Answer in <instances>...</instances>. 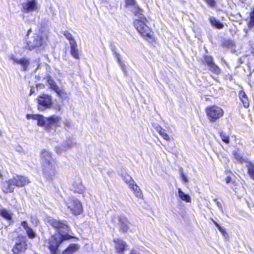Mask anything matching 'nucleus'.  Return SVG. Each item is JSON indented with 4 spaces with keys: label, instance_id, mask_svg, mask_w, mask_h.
Instances as JSON below:
<instances>
[{
    "label": "nucleus",
    "instance_id": "17",
    "mask_svg": "<svg viewBox=\"0 0 254 254\" xmlns=\"http://www.w3.org/2000/svg\"><path fill=\"white\" fill-rule=\"evenodd\" d=\"M27 245L24 241L16 243L14 246L12 251L15 254H18L20 252L25 251L26 249Z\"/></svg>",
    "mask_w": 254,
    "mask_h": 254
},
{
    "label": "nucleus",
    "instance_id": "23",
    "mask_svg": "<svg viewBox=\"0 0 254 254\" xmlns=\"http://www.w3.org/2000/svg\"><path fill=\"white\" fill-rule=\"evenodd\" d=\"M239 98L243 102L244 106L245 108H248L249 106V102L247 96L244 91H240L239 92Z\"/></svg>",
    "mask_w": 254,
    "mask_h": 254
},
{
    "label": "nucleus",
    "instance_id": "26",
    "mask_svg": "<svg viewBox=\"0 0 254 254\" xmlns=\"http://www.w3.org/2000/svg\"><path fill=\"white\" fill-rule=\"evenodd\" d=\"M122 178L128 186H130V184L131 185L134 183V181L132 179L131 177L128 174L123 175Z\"/></svg>",
    "mask_w": 254,
    "mask_h": 254
},
{
    "label": "nucleus",
    "instance_id": "45",
    "mask_svg": "<svg viewBox=\"0 0 254 254\" xmlns=\"http://www.w3.org/2000/svg\"><path fill=\"white\" fill-rule=\"evenodd\" d=\"M211 220L213 222V223L215 225V226L217 227H219V225L213 219H211Z\"/></svg>",
    "mask_w": 254,
    "mask_h": 254
},
{
    "label": "nucleus",
    "instance_id": "31",
    "mask_svg": "<svg viewBox=\"0 0 254 254\" xmlns=\"http://www.w3.org/2000/svg\"><path fill=\"white\" fill-rule=\"evenodd\" d=\"M247 167L248 170V173L251 177L254 180V165L251 163H249Z\"/></svg>",
    "mask_w": 254,
    "mask_h": 254
},
{
    "label": "nucleus",
    "instance_id": "32",
    "mask_svg": "<svg viewBox=\"0 0 254 254\" xmlns=\"http://www.w3.org/2000/svg\"><path fill=\"white\" fill-rule=\"evenodd\" d=\"M223 45L228 48L233 49L235 46V43L231 40H226L223 42Z\"/></svg>",
    "mask_w": 254,
    "mask_h": 254
},
{
    "label": "nucleus",
    "instance_id": "5",
    "mask_svg": "<svg viewBox=\"0 0 254 254\" xmlns=\"http://www.w3.org/2000/svg\"><path fill=\"white\" fill-rule=\"evenodd\" d=\"M72 238L73 237L68 234H63L59 232L51 237L48 240L47 243L48 247L51 253L55 254L59 246L63 241L69 240Z\"/></svg>",
    "mask_w": 254,
    "mask_h": 254
},
{
    "label": "nucleus",
    "instance_id": "39",
    "mask_svg": "<svg viewBox=\"0 0 254 254\" xmlns=\"http://www.w3.org/2000/svg\"><path fill=\"white\" fill-rule=\"evenodd\" d=\"M134 194L138 198H141L142 196V193L139 187L134 192Z\"/></svg>",
    "mask_w": 254,
    "mask_h": 254
},
{
    "label": "nucleus",
    "instance_id": "25",
    "mask_svg": "<svg viewBox=\"0 0 254 254\" xmlns=\"http://www.w3.org/2000/svg\"><path fill=\"white\" fill-rule=\"evenodd\" d=\"M211 25L218 29H221L223 27V25L214 17H210L209 18Z\"/></svg>",
    "mask_w": 254,
    "mask_h": 254
},
{
    "label": "nucleus",
    "instance_id": "19",
    "mask_svg": "<svg viewBox=\"0 0 254 254\" xmlns=\"http://www.w3.org/2000/svg\"><path fill=\"white\" fill-rule=\"evenodd\" d=\"M80 246L78 244H71L63 252V254H73L79 249Z\"/></svg>",
    "mask_w": 254,
    "mask_h": 254
},
{
    "label": "nucleus",
    "instance_id": "38",
    "mask_svg": "<svg viewBox=\"0 0 254 254\" xmlns=\"http://www.w3.org/2000/svg\"><path fill=\"white\" fill-rule=\"evenodd\" d=\"M204 61L208 66L214 63L213 62L212 58L210 56H205L204 58Z\"/></svg>",
    "mask_w": 254,
    "mask_h": 254
},
{
    "label": "nucleus",
    "instance_id": "4",
    "mask_svg": "<svg viewBox=\"0 0 254 254\" xmlns=\"http://www.w3.org/2000/svg\"><path fill=\"white\" fill-rule=\"evenodd\" d=\"M138 17V19L134 21V26L137 31L143 37L147 38H151V29L147 25L146 22H147V19L144 16L142 12L141 14L136 15Z\"/></svg>",
    "mask_w": 254,
    "mask_h": 254
},
{
    "label": "nucleus",
    "instance_id": "49",
    "mask_svg": "<svg viewBox=\"0 0 254 254\" xmlns=\"http://www.w3.org/2000/svg\"><path fill=\"white\" fill-rule=\"evenodd\" d=\"M252 53L254 54V49H253L252 51Z\"/></svg>",
    "mask_w": 254,
    "mask_h": 254
},
{
    "label": "nucleus",
    "instance_id": "43",
    "mask_svg": "<svg viewBox=\"0 0 254 254\" xmlns=\"http://www.w3.org/2000/svg\"><path fill=\"white\" fill-rule=\"evenodd\" d=\"M215 201L216 202L217 205L219 208H222V205L220 202H218L217 201V200H215Z\"/></svg>",
    "mask_w": 254,
    "mask_h": 254
},
{
    "label": "nucleus",
    "instance_id": "1",
    "mask_svg": "<svg viewBox=\"0 0 254 254\" xmlns=\"http://www.w3.org/2000/svg\"><path fill=\"white\" fill-rule=\"evenodd\" d=\"M40 158L44 177L48 181L54 180L58 169L57 161L53 158L51 152L45 149L41 151Z\"/></svg>",
    "mask_w": 254,
    "mask_h": 254
},
{
    "label": "nucleus",
    "instance_id": "14",
    "mask_svg": "<svg viewBox=\"0 0 254 254\" xmlns=\"http://www.w3.org/2000/svg\"><path fill=\"white\" fill-rule=\"evenodd\" d=\"M75 144L72 137H69L62 143L63 150L67 151L71 149Z\"/></svg>",
    "mask_w": 254,
    "mask_h": 254
},
{
    "label": "nucleus",
    "instance_id": "8",
    "mask_svg": "<svg viewBox=\"0 0 254 254\" xmlns=\"http://www.w3.org/2000/svg\"><path fill=\"white\" fill-rule=\"evenodd\" d=\"M37 100L38 109L41 111L50 108L53 105L52 96L47 94H43L39 95L37 97Z\"/></svg>",
    "mask_w": 254,
    "mask_h": 254
},
{
    "label": "nucleus",
    "instance_id": "6",
    "mask_svg": "<svg viewBox=\"0 0 254 254\" xmlns=\"http://www.w3.org/2000/svg\"><path fill=\"white\" fill-rule=\"evenodd\" d=\"M65 203L72 214L78 215L82 213L83 206L82 203L77 198L74 197H69L66 200H65Z\"/></svg>",
    "mask_w": 254,
    "mask_h": 254
},
{
    "label": "nucleus",
    "instance_id": "30",
    "mask_svg": "<svg viewBox=\"0 0 254 254\" xmlns=\"http://www.w3.org/2000/svg\"><path fill=\"white\" fill-rule=\"evenodd\" d=\"M208 69L214 73L218 74L220 72V69L215 63L208 66Z\"/></svg>",
    "mask_w": 254,
    "mask_h": 254
},
{
    "label": "nucleus",
    "instance_id": "41",
    "mask_svg": "<svg viewBox=\"0 0 254 254\" xmlns=\"http://www.w3.org/2000/svg\"><path fill=\"white\" fill-rule=\"evenodd\" d=\"M180 175L182 181L186 183L188 182L187 177L183 174L182 171H180Z\"/></svg>",
    "mask_w": 254,
    "mask_h": 254
},
{
    "label": "nucleus",
    "instance_id": "44",
    "mask_svg": "<svg viewBox=\"0 0 254 254\" xmlns=\"http://www.w3.org/2000/svg\"><path fill=\"white\" fill-rule=\"evenodd\" d=\"M231 178L230 177H227L226 178V182L227 183H229L231 182Z\"/></svg>",
    "mask_w": 254,
    "mask_h": 254
},
{
    "label": "nucleus",
    "instance_id": "40",
    "mask_svg": "<svg viewBox=\"0 0 254 254\" xmlns=\"http://www.w3.org/2000/svg\"><path fill=\"white\" fill-rule=\"evenodd\" d=\"M128 187L133 191V192L139 188V187L136 184L135 182L131 185L130 184V186Z\"/></svg>",
    "mask_w": 254,
    "mask_h": 254
},
{
    "label": "nucleus",
    "instance_id": "24",
    "mask_svg": "<svg viewBox=\"0 0 254 254\" xmlns=\"http://www.w3.org/2000/svg\"><path fill=\"white\" fill-rule=\"evenodd\" d=\"M178 194L179 197L184 201L187 202L191 201V198L188 194H185L180 189H178Z\"/></svg>",
    "mask_w": 254,
    "mask_h": 254
},
{
    "label": "nucleus",
    "instance_id": "22",
    "mask_svg": "<svg viewBox=\"0 0 254 254\" xmlns=\"http://www.w3.org/2000/svg\"><path fill=\"white\" fill-rule=\"evenodd\" d=\"M47 82L50 88L52 89L58 94H59L60 93V89L57 86L54 80L51 79L50 77H47Z\"/></svg>",
    "mask_w": 254,
    "mask_h": 254
},
{
    "label": "nucleus",
    "instance_id": "16",
    "mask_svg": "<svg viewBox=\"0 0 254 254\" xmlns=\"http://www.w3.org/2000/svg\"><path fill=\"white\" fill-rule=\"evenodd\" d=\"M21 226L25 229L26 233L30 238H34L36 236V233L29 227L27 222L25 221H23L21 223Z\"/></svg>",
    "mask_w": 254,
    "mask_h": 254
},
{
    "label": "nucleus",
    "instance_id": "48",
    "mask_svg": "<svg viewBox=\"0 0 254 254\" xmlns=\"http://www.w3.org/2000/svg\"><path fill=\"white\" fill-rule=\"evenodd\" d=\"M31 32V29H29L27 32V35H29L30 33Z\"/></svg>",
    "mask_w": 254,
    "mask_h": 254
},
{
    "label": "nucleus",
    "instance_id": "28",
    "mask_svg": "<svg viewBox=\"0 0 254 254\" xmlns=\"http://www.w3.org/2000/svg\"><path fill=\"white\" fill-rule=\"evenodd\" d=\"M120 223H121V229L124 231L126 232L128 229V224L129 223L127 222V220L125 219H120Z\"/></svg>",
    "mask_w": 254,
    "mask_h": 254
},
{
    "label": "nucleus",
    "instance_id": "34",
    "mask_svg": "<svg viewBox=\"0 0 254 254\" xmlns=\"http://www.w3.org/2000/svg\"><path fill=\"white\" fill-rule=\"evenodd\" d=\"M233 155L234 156L235 159L239 163H242L244 161V159L237 151H233Z\"/></svg>",
    "mask_w": 254,
    "mask_h": 254
},
{
    "label": "nucleus",
    "instance_id": "11",
    "mask_svg": "<svg viewBox=\"0 0 254 254\" xmlns=\"http://www.w3.org/2000/svg\"><path fill=\"white\" fill-rule=\"evenodd\" d=\"M43 44V40L42 38L37 34L30 38L27 45L30 50H33L36 47L41 46Z\"/></svg>",
    "mask_w": 254,
    "mask_h": 254
},
{
    "label": "nucleus",
    "instance_id": "15",
    "mask_svg": "<svg viewBox=\"0 0 254 254\" xmlns=\"http://www.w3.org/2000/svg\"><path fill=\"white\" fill-rule=\"evenodd\" d=\"M127 4L132 5L131 11L134 13L135 15L141 14L142 9L140 8L138 5L136 3L135 0H128L127 1Z\"/></svg>",
    "mask_w": 254,
    "mask_h": 254
},
{
    "label": "nucleus",
    "instance_id": "37",
    "mask_svg": "<svg viewBox=\"0 0 254 254\" xmlns=\"http://www.w3.org/2000/svg\"><path fill=\"white\" fill-rule=\"evenodd\" d=\"M250 19L249 22L250 27L254 26V8L253 10L250 13Z\"/></svg>",
    "mask_w": 254,
    "mask_h": 254
},
{
    "label": "nucleus",
    "instance_id": "3",
    "mask_svg": "<svg viewBox=\"0 0 254 254\" xmlns=\"http://www.w3.org/2000/svg\"><path fill=\"white\" fill-rule=\"evenodd\" d=\"M29 183V180L27 177L16 175L2 183V190L6 193H10L13 191L15 187H22Z\"/></svg>",
    "mask_w": 254,
    "mask_h": 254
},
{
    "label": "nucleus",
    "instance_id": "27",
    "mask_svg": "<svg viewBox=\"0 0 254 254\" xmlns=\"http://www.w3.org/2000/svg\"><path fill=\"white\" fill-rule=\"evenodd\" d=\"M117 61L122 71L125 75H127V67L124 63L120 59L119 55L117 56Z\"/></svg>",
    "mask_w": 254,
    "mask_h": 254
},
{
    "label": "nucleus",
    "instance_id": "46",
    "mask_svg": "<svg viewBox=\"0 0 254 254\" xmlns=\"http://www.w3.org/2000/svg\"><path fill=\"white\" fill-rule=\"evenodd\" d=\"M217 228H218L219 231H221V232H223L224 231V229L223 228L221 227L220 225H219V227H217Z\"/></svg>",
    "mask_w": 254,
    "mask_h": 254
},
{
    "label": "nucleus",
    "instance_id": "20",
    "mask_svg": "<svg viewBox=\"0 0 254 254\" xmlns=\"http://www.w3.org/2000/svg\"><path fill=\"white\" fill-rule=\"evenodd\" d=\"M73 190L75 192L82 193L85 190V187L81 182H74L73 184Z\"/></svg>",
    "mask_w": 254,
    "mask_h": 254
},
{
    "label": "nucleus",
    "instance_id": "47",
    "mask_svg": "<svg viewBox=\"0 0 254 254\" xmlns=\"http://www.w3.org/2000/svg\"><path fill=\"white\" fill-rule=\"evenodd\" d=\"M34 91L32 89H31L30 90V95H31V94H32L33 93H34Z\"/></svg>",
    "mask_w": 254,
    "mask_h": 254
},
{
    "label": "nucleus",
    "instance_id": "35",
    "mask_svg": "<svg viewBox=\"0 0 254 254\" xmlns=\"http://www.w3.org/2000/svg\"><path fill=\"white\" fill-rule=\"evenodd\" d=\"M64 36L69 40V44H71V42L73 41H75L74 38L72 37V35L70 34L69 32L68 31H65L64 33Z\"/></svg>",
    "mask_w": 254,
    "mask_h": 254
},
{
    "label": "nucleus",
    "instance_id": "7",
    "mask_svg": "<svg viewBox=\"0 0 254 254\" xmlns=\"http://www.w3.org/2000/svg\"><path fill=\"white\" fill-rule=\"evenodd\" d=\"M208 119L210 122H214L221 118L224 114L223 109L217 106L213 105L207 107L205 109Z\"/></svg>",
    "mask_w": 254,
    "mask_h": 254
},
{
    "label": "nucleus",
    "instance_id": "2",
    "mask_svg": "<svg viewBox=\"0 0 254 254\" xmlns=\"http://www.w3.org/2000/svg\"><path fill=\"white\" fill-rule=\"evenodd\" d=\"M27 119H33L37 121V124L39 126L44 127L47 131H50L53 127L58 126L61 120L57 116H52L49 118H45L42 115L27 114Z\"/></svg>",
    "mask_w": 254,
    "mask_h": 254
},
{
    "label": "nucleus",
    "instance_id": "29",
    "mask_svg": "<svg viewBox=\"0 0 254 254\" xmlns=\"http://www.w3.org/2000/svg\"><path fill=\"white\" fill-rule=\"evenodd\" d=\"M157 131L162 136V137L166 140H169L170 137L168 134L165 132L164 129L159 127L157 129Z\"/></svg>",
    "mask_w": 254,
    "mask_h": 254
},
{
    "label": "nucleus",
    "instance_id": "13",
    "mask_svg": "<svg viewBox=\"0 0 254 254\" xmlns=\"http://www.w3.org/2000/svg\"><path fill=\"white\" fill-rule=\"evenodd\" d=\"M114 242L115 243V251L117 254H124V251L128 249V245L122 239H115Z\"/></svg>",
    "mask_w": 254,
    "mask_h": 254
},
{
    "label": "nucleus",
    "instance_id": "21",
    "mask_svg": "<svg viewBox=\"0 0 254 254\" xmlns=\"http://www.w3.org/2000/svg\"><path fill=\"white\" fill-rule=\"evenodd\" d=\"M0 215L6 220H11L13 214L11 211L2 208L0 209Z\"/></svg>",
    "mask_w": 254,
    "mask_h": 254
},
{
    "label": "nucleus",
    "instance_id": "33",
    "mask_svg": "<svg viewBox=\"0 0 254 254\" xmlns=\"http://www.w3.org/2000/svg\"><path fill=\"white\" fill-rule=\"evenodd\" d=\"M219 134L222 141L226 143H229V137L226 135V133L224 132L223 131H220Z\"/></svg>",
    "mask_w": 254,
    "mask_h": 254
},
{
    "label": "nucleus",
    "instance_id": "18",
    "mask_svg": "<svg viewBox=\"0 0 254 254\" xmlns=\"http://www.w3.org/2000/svg\"><path fill=\"white\" fill-rule=\"evenodd\" d=\"M70 46V54L76 59H79V51L76 41H72Z\"/></svg>",
    "mask_w": 254,
    "mask_h": 254
},
{
    "label": "nucleus",
    "instance_id": "36",
    "mask_svg": "<svg viewBox=\"0 0 254 254\" xmlns=\"http://www.w3.org/2000/svg\"><path fill=\"white\" fill-rule=\"evenodd\" d=\"M55 151L57 154L61 155L66 151L63 150V146L62 144L61 145H59L55 147Z\"/></svg>",
    "mask_w": 254,
    "mask_h": 254
},
{
    "label": "nucleus",
    "instance_id": "42",
    "mask_svg": "<svg viewBox=\"0 0 254 254\" xmlns=\"http://www.w3.org/2000/svg\"><path fill=\"white\" fill-rule=\"evenodd\" d=\"M139 254V253L137 251H136L134 249L131 250L129 253V254Z\"/></svg>",
    "mask_w": 254,
    "mask_h": 254
},
{
    "label": "nucleus",
    "instance_id": "10",
    "mask_svg": "<svg viewBox=\"0 0 254 254\" xmlns=\"http://www.w3.org/2000/svg\"><path fill=\"white\" fill-rule=\"evenodd\" d=\"M38 6L35 0H28L22 4V11L25 13L36 11Z\"/></svg>",
    "mask_w": 254,
    "mask_h": 254
},
{
    "label": "nucleus",
    "instance_id": "9",
    "mask_svg": "<svg viewBox=\"0 0 254 254\" xmlns=\"http://www.w3.org/2000/svg\"><path fill=\"white\" fill-rule=\"evenodd\" d=\"M9 59L13 62V64H17L20 65L23 70L26 71L28 69V66L30 64V59L25 57L18 59H17L13 54L9 56Z\"/></svg>",
    "mask_w": 254,
    "mask_h": 254
},
{
    "label": "nucleus",
    "instance_id": "12",
    "mask_svg": "<svg viewBox=\"0 0 254 254\" xmlns=\"http://www.w3.org/2000/svg\"><path fill=\"white\" fill-rule=\"evenodd\" d=\"M47 224L58 229H63L68 232V226L65 221H60L55 219H48Z\"/></svg>",
    "mask_w": 254,
    "mask_h": 254
}]
</instances>
